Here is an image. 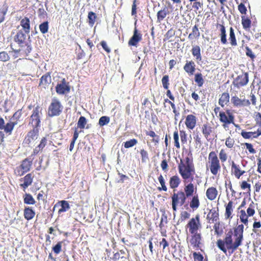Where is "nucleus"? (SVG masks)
I'll return each instance as SVG.
<instances>
[{"label": "nucleus", "mask_w": 261, "mask_h": 261, "mask_svg": "<svg viewBox=\"0 0 261 261\" xmlns=\"http://www.w3.org/2000/svg\"><path fill=\"white\" fill-rule=\"evenodd\" d=\"M234 144V141L230 137L228 138L226 140L225 145L228 148H232Z\"/></svg>", "instance_id": "0e129e2a"}, {"label": "nucleus", "mask_w": 261, "mask_h": 261, "mask_svg": "<svg viewBox=\"0 0 261 261\" xmlns=\"http://www.w3.org/2000/svg\"><path fill=\"white\" fill-rule=\"evenodd\" d=\"M217 192V190L215 188L211 187L206 190V195L208 199L213 200L216 198Z\"/></svg>", "instance_id": "4be33fe9"}, {"label": "nucleus", "mask_w": 261, "mask_h": 261, "mask_svg": "<svg viewBox=\"0 0 261 261\" xmlns=\"http://www.w3.org/2000/svg\"><path fill=\"white\" fill-rule=\"evenodd\" d=\"M202 132L205 138L207 139L209 135L212 132V127H208L206 124H204L202 127Z\"/></svg>", "instance_id": "58836bf2"}, {"label": "nucleus", "mask_w": 261, "mask_h": 261, "mask_svg": "<svg viewBox=\"0 0 261 261\" xmlns=\"http://www.w3.org/2000/svg\"><path fill=\"white\" fill-rule=\"evenodd\" d=\"M33 179V176L31 173L27 174L23 178L20 179L21 181H23V183L21 184L20 186L24 190L32 184Z\"/></svg>", "instance_id": "f8f14e48"}, {"label": "nucleus", "mask_w": 261, "mask_h": 261, "mask_svg": "<svg viewBox=\"0 0 261 261\" xmlns=\"http://www.w3.org/2000/svg\"><path fill=\"white\" fill-rule=\"evenodd\" d=\"M21 109L18 110L16 111L13 115L11 118V120L14 121V122H16L19 119L20 117L21 116Z\"/></svg>", "instance_id": "6e6d98bb"}, {"label": "nucleus", "mask_w": 261, "mask_h": 261, "mask_svg": "<svg viewBox=\"0 0 261 261\" xmlns=\"http://www.w3.org/2000/svg\"><path fill=\"white\" fill-rule=\"evenodd\" d=\"M169 11L167 7H164L163 9L161 10L157 13L158 21L160 22L161 20H163L168 14Z\"/></svg>", "instance_id": "b1692460"}, {"label": "nucleus", "mask_w": 261, "mask_h": 261, "mask_svg": "<svg viewBox=\"0 0 261 261\" xmlns=\"http://www.w3.org/2000/svg\"><path fill=\"white\" fill-rule=\"evenodd\" d=\"M10 59V57L8 53L6 51H2L0 53V61L2 62H7Z\"/></svg>", "instance_id": "864d4df0"}, {"label": "nucleus", "mask_w": 261, "mask_h": 261, "mask_svg": "<svg viewBox=\"0 0 261 261\" xmlns=\"http://www.w3.org/2000/svg\"><path fill=\"white\" fill-rule=\"evenodd\" d=\"M21 47V50L24 52L27 56L32 51L33 48L30 42H27L25 44V45H23V46Z\"/></svg>", "instance_id": "a19ab883"}, {"label": "nucleus", "mask_w": 261, "mask_h": 261, "mask_svg": "<svg viewBox=\"0 0 261 261\" xmlns=\"http://www.w3.org/2000/svg\"><path fill=\"white\" fill-rule=\"evenodd\" d=\"M142 34L135 28L134 30L133 35L128 41V45L137 46L138 43L142 40Z\"/></svg>", "instance_id": "9d476101"}, {"label": "nucleus", "mask_w": 261, "mask_h": 261, "mask_svg": "<svg viewBox=\"0 0 261 261\" xmlns=\"http://www.w3.org/2000/svg\"><path fill=\"white\" fill-rule=\"evenodd\" d=\"M219 158L222 162H225L227 160V154L223 150H221L219 153Z\"/></svg>", "instance_id": "774afa93"}, {"label": "nucleus", "mask_w": 261, "mask_h": 261, "mask_svg": "<svg viewBox=\"0 0 261 261\" xmlns=\"http://www.w3.org/2000/svg\"><path fill=\"white\" fill-rule=\"evenodd\" d=\"M51 82V79L49 73H47L43 75L40 79L39 86H42L44 88H46L49 86Z\"/></svg>", "instance_id": "dca6fc26"}, {"label": "nucleus", "mask_w": 261, "mask_h": 261, "mask_svg": "<svg viewBox=\"0 0 261 261\" xmlns=\"http://www.w3.org/2000/svg\"><path fill=\"white\" fill-rule=\"evenodd\" d=\"M175 35V32L172 29H170L165 34V36L166 39L168 40Z\"/></svg>", "instance_id": "69168bd1"}, {"label": "nucleus", "mask_w": 261, "mask_h": 261, "mask_svg": "<svg viewBox=\"0 0 261 261\" xmlns=\"http://www.w3.org/2000/svg\"><path fill=\"white\" fill-rule=\"evenodd\" d=\"M191 33L195 36V38H198L200 36V33L199 31L197 25L196 24L193 27Z\"/></svg>", "instance_id": "052dcab7"}, {"label": "nucleus", "mask_w": 261, "mask_h": 261, "mask_svg": "<svg viewBox=\"0 0 261 261\" xmlns=\"http://www.w3.org/2000/svg\"><path fill=\"white\" fill-rule=\"evenodd\" d=\"M192 55L196 57L197 60L200 61L201 60V56L200 54V48L198 45H195L193 47L192 49Z\"/></svg>", "instance_id": "72a5a7b5"}, {"label": "nucleus", "mask_w": 261, "mask_h": 261, "mask_svg": "<svg viewBox=\"0 0 261 261\" xmlns=\"http://www.w3.org/2000/svg\"><path fill=\"white\" fill-rule=\"evenodd\" d=\"M56 91L60 95L68 93L70 91L69 83L67 82L65 79H62L61 82L58 83L56 86Z\"/></svg>", "instance_id": "423d86ee"}, {"label": "nucleus", "mask_w": 261, "mask_h": 261, "mask_svg": "<svg viewBox=\"0 0 261 261\" xmlns=\"http://www.w3.org/2000/svg\"><path fill=\"white\" fill-rule=\"evenodd\" d=\"M248 215L246 214V212L244 210L240 211V219L241 222L244 223L245 225H247L248 223Z\"/></svg>", "instance_id": "ea45409f"}, {"label": "nucleus", "mask_w": 261, "mask_h": 261, "mask_svg": "<svg viewBox=\"0 0 261 261\" xmlns=\"http://www.w3.org/2000/svg\"><path fill=\"white\" fill-rule=\"evenodd\" d=\"M193 257H194V259L195 260L203 261V256L199 252L197 253V252H194L193 253Z\"/></svg>", "instance_id": "bf43d9fd"}, {"label": "nucleus", "mask_w": 261, "mask_h": 261, "mask_svg": "<svg viewBox=\"0 0 261 261\" xmlns=\"http://www.w3.org/2000/svg\"><path fill=\"white\" fill-rule=\"evenodd\" d=\"M17 123L16 122L10 121L5 125L3 129H4L6 133L11 135L15 125H16Z\"/></svg>", "instance_id": "5701e85b"}, {"label": "nucleus", "mask_w": 261, "mask_h": 261, "mask_svg": "<svg viewBox=\"0 0 261 261\" xmlns=\"http://www.w3.org/2000/svg\"><path fill=\"white\" fill-rule=\"evenodd\" d=\"M238 10L240 11V12L242 14H245L246 13L247 8L244 5V4H243L242 2L238 6Z\"/></svg>", "instance_id": "e2e57ef3"}, {"label": "nucleus", "mask_w": 261, "mask_h": 261, "mask_svg": "<svg viewBox=\"0 0 261 261\" xmlns=\"http://www.w3.org/2000/svg\"><path fill=\"white\" fill-rule=\"evenodd\" d=\"M229 40L230 41V43L232 46H236L237 45L234 30L232 27H230L229 30Z\"/></svg>", "instance_id": "e433bc0d"}, {"label": "nucleus", "mask_w": 261, "mask_h": 261, "mask_svg": "<svg viewBox=\"0 0 261 261\" xmlns=\"http://www.w3.org/2000/svg\"><path fill=\"white\" fill-rule=\"evenodd\" d=\"M62 242H59L55 246L53 247V251L55 253L58 254L61 251Z\"/></svg>", "instance_id": "5fc2aeb1"}, {"label": "nucleus", "mask_w": 261, "mask_h": 261, "mask_svg": "<svg viewBox=\"0 0 261 261\" xmlns=\"http://www.w3.org/2000/svg\"><path fill=\"white\" fill-rule=\"evenodd\" d=\"M158 180L162 186V187H159L158 190L159 191L163 190L164 191H167V188L165 185V180L162 175H160V176L158 178Z\"/></svg>", "instance_id": "49530a36"}, {"label": "nucleus", "mask_w": 261, "mask_h": 261, "mask_svg": "<svg viewBox=\"0 0 261 261\" xmlns=\"http://www.w3.org/2000/svg\"><path fill=\"white\" fill-rule=\"evenodd\" d=\"M200 204L198 195H195L192 198L190 203V206L193 209L197 208Z\"/></svg>", "instance_id": "c756f323"}, {"label": "nucleus", "mask_w": 261, "mask_h": 261, "mask_svg": "<svg viewBox=\"0 0 261 261\" xmlns=\"http://www.w3.org/2000/svg\"><path fill=\"white\" fill-rule=\"evenodd\" d=\"M251 20L245 16H242V24L244 29H247L250 28Z\"/></svg>", "instance_id": "79ce46f5"}, {"label": "nucleus", "mask_w": 261, "mask_h": 261, "mask_svg": "<svg viewBox=\"0 0 261 261\" xmlns=\"http://www.w3.org/2000/svg\"><path fill=\"white\" fill-rule=\"evenodd\" d=\"M187 196L185 194V193L182 191H178L177 193H174L172 199H176V202L178 203L180 200V205H182L186 202Z\"/></svg>", "instance_id": "2eb2a0df"}, {"label": "nucleus", "mask_w": 261, "mask_h": 261, "mask_svg": "<svg viewBox=\"0 0 261 261\" xmlns=\"http://www.w3.org/2000/svg\"><path fill=\"white\" fill-rule=\"evenodd\" d=\"M25 39V32L23 33L22 31H19L15 36L14 40L20 47H23Z\"/></svg>", "instance_id": "ddd939ff"}, {"label": "nucleus", "mask_w": 261, "mask_h": 261, "mask_svg": "<svg viewBox=\"0 0 261 261\" xmlns=\"http://www.w3.org/2000/svg\"><path fill=\"white\" fill-rule=\"evenodd\" d=\"M8 6L5 3L2 7H0V23L5 20V16L7 13Z\"/></svg>", "instance_id": "bb28decb"}, {"label": "nucleus", "mask_w": 261, "mask_h": 261, "mask_svg": "<svg viewBox=\"0 0 261 261\" xmlns=\"http://www.w3.org/2000/svg\"><path fill=\"white\" fill-rule=\"evenodd\" d=\"M232 202L230 201L226 206L225 216L227 218H229L231 215V212L232 211Z\"/></svg>", "instance_id": "a18cd8bd"}, {"label": "nucleus", "mask_w": 261, "mask_h": 261, "mask_svg": "<svg viewBox=\"0 0 261 261\" xmlns=\"http://www.w3.org/2000/svg\"><path fill=\"white\" fill-rule=\"evenodd\" d=\"M218 213L215 211L212 210L207 215V219L213 222L217 221L218 219Z\"/></svg>", "instance_id": "f704fd0d"}, {"label": "nucleus", "mask_w": 261, "mask_h": 261, "mask_svg": "<svg viewBox=\"0 0 261 261\" xmlns=\"http://www.w3.org/2000/svg\"><path fill=\"white\" fill-rule=\"evenodd\" d=\"M20 25L23 28L25 34H28L30 32V21L28 17H25L21 20Z\"/></svg>", "instance_id": "aec40b11"}, {"label": "nucleus", "mask_w": 261, "mask_h": 261, "mask_svg": "<svg viewBox=\"0 0 261 261\" xmlns=\"http://www.w3.org/2000/svg\"><path fill=\"white\" fill-rule=\"evenodd\" d=\"M162 83L164 89H168L169 88V76L168 75H165L163 76L162 79Z\"/></svg>", "instance_id": "3c124183"}, {"label": "nucleus", "mask_w": 261, "mask_h": 261, "mask_svg": "<svg viewBox=\"0 0 261 261\" xmlns=\"http://www.w3.org/2000/svg\"><path fill=\"white\" fill-rule=\"evenodd\" d=\"M180 179L178 176L174 175L172 176L169 181L170 187L172 189H175L178 187L180 183Z\"/></svg>", "instance_id": "412c9836"}, {"label": "nucleus", "mask_w": 261, "mask_h": 261, "mask_svg": "<svg viewBox=\"0 0 261 261\" xmlns=\"http://www.w3.org/2000/svg\"><path fill=\"white\" fill-rule=\"evenodd\" d=\"M245 145L250 153H255L256 152L255 150L253 148V146L251 144L246 143Z\"/></svg>", "instance_id": "338daca9"}, {"label": "nucleus", "mask_w": 261, "mask_h": 261, "mask_svg": "<svg viewBox=\"0 0 261 261\" xmlns=\"http://www.w3.org/2000/svg\"><path fill=\"white\" fill-rule=\"evenodd\" d=\"M199 225H200L199 215H196L195 218H192L187 224L189 231L192 234L197 233Z\"/></svg>", "instance_id": "1a4fd4ad"}, {"label": "nucleus", "mask_w": 261, "mask_h": 261, "mask_svg": "<svg viewBox=\"0 0 261 261\" xmlns=\"http://www.w3.org/2000/svg\"><path fill=\"white\" fill-rule=\"evenodd\" d=\"M137 143V140L135 139H130L129 141L124 142V147L128 148L135 145Z\"/></svg>", "instance_id": "09e8293b"}, {"label": "nucleus", "mask_w": 261, "mask_h": 261, "mask_svg": "<svg viewBox=\"0 0 261 261\" xmlns=\"http://www.w3.org/2000/svg\"><path fill=\"white\" fill-rule=\"evenodd\" d=\"M201 240V236L200 233H195L192 236V238L190 240V243L194 248H199Z\"/></svg>", "instance_id": "f3484780"}, {"label": "nucleus", "mask_w": 261, "mask_h": 261, "mask_svg": "<svg viewBox=\"0 0 261 261\" xmlns=\"http://www.w3.org/2000/svg\"><path fill=\"white\" fill-rule=\"evenodd\" d=\"M40 107L37 106L33 111V113L31 116L30 123L32 124L34 128H38L40 126Z\"/></svg>", "instance_id": "39448f33"}, {"label": "nucleus", "mask_w": 261, "mask_h": 261, "mask_svg": "<svg viewBox=\"0 0 261 261\" xmlns=\"http://www.w3.org/2000/svg\"><path fill=\"white\" fill-rule=\"evenodd\" d=\"M185 124L188 128L193 129L196 124V118L192 114L188 115L186 117Z\"/></svg>", "instance_id": "4468645a"}, {"label": "nucleus", "mask_w": 261, "mask_h": 261, "mask_svg": "<svg viewBox=\"0 0 261 261\" xmlns=\"http://www.w3.org/2000/svg\"><path fill=\"white\" fill-rule=\"evenodd\" d=\"M232 234L233 232L232 229H230L226 234V237L224 240L219 239L217 242V245L219 249L222 251L224 253L227 252V249L225 247V245L228 249H232V251L236 250L238 247H234L235 242L232 243Z\"/></svg>", "instance_id": "f257e3e1"}, {"label": "nucleus", "mask_w": 261, "mask_h": 261, "mask_svg": "<svg viewBox=\"0 0 261 261\" xmlns=\"http://www.w3.org/2000/svg\"><path fill=\"white\" fill-rule=\"evenodd\" d=\"M184 69L188 73L192 75L193 74L195 70V64L193 61H187L184 67Z\"/></svg>", "instance_id": "a211bd4d"}, {"label": "nucleus", "mask_w": 261, "mask_h": 261, "mask_svg": "<svg viewBox=\"0 0 261 261\" xmlns=\"http://www.w3.org/2000/svg\"><path fill=\"white\" fill-rule=\"evenodd\" d=\"M244 225L243 224L239 225L234 229V235L236 237L235 239L234 247H239L242 244L243 239Z\"/></svg>", "instance_id": "0eeeda50"}, {"label": "nucleus", "mask_w": 261, "mask_h": 261, "mask_svg": "<svg viewBox=\"0 0 261 261\" xmlns=\"http://www.w3.org/2000/svg\"><path fill=\"white\" fill-rule=\"evenodd\" d=\"M63 110V106L59 100L56 98L52 99L48 107V114L49 117L59 116Z\"/></svg>", "instance_id": "7ed1b4c3"}, {"label": "nucleus", "mask_w": 261, "mask_h": 261, "mask_svg": "<svg viewBox=\"0 0 261 261\" xmlns=\"http://www.w3.org/2000/svg\"><path fill=\"white\" fill-rule=\"evenodd\" d=\"M236 86L238 87L246 85L249 81V75L247 72L239 75L236 79Z\"/></svg>", "instance_id": "9b49d317"}, {"label": "nucleus", "mask_w": 261, "mask_h": 261, "mask_svg": "<svg viewBox=\"0 0 261 261\" xmlns=\"http://www.w3.org/2000/svg\"><path fill=\"white\" fill-rule=\"evenodd\" d=\"M194 191V185L191 182L187 185L185 188V194L187 196V197L192 196L193 194Z\"/></svg>", "instance_id": "2f4dec72"}, {"label": "nucleus", "mask_w": 261, "mask_h": 261, "mask_svg": "<svg viewBox=\"0 0 261 261\" xmlns=\"http://www.w3.org/2000/svg\"><path fill=\"white\" fill-rule=\"evenodd\" d=\"M39 28L41 33L46 34L48 31L49 22L47 21H44L40 24Z\"/></svg>", "instance_id": "c9c22d12"}, {"label": "nucleus", "mask_w": 261, "mask_h": 261, "mask_svg": "<svg viewBox=\"0 0 261 261\" xmlns=\"http://www.w3.org/2000/svg\"><path fill=\"white\" fill-rule=\"evenodd\" d=\"M23 201L25 204L33 205L35 204L36 201L32 195L29 193H25L23 195Z\"/></svg>", "instance_id": "c85d7f7f"}, {"label": "nucleus", "mask_w": 261, "mask_h": 261, "mask_svg": "<svg viewBox=\"0 0 261 261\" xmlns=\"http://www.w3.org/2000/svg\"><path fill=\"white\" fill-rule=\"evenodd\" d=\"M195 81L199 87H201L203 85L204 80L201 73H196L195 75Z\"/></svg>", "instance_id": "c03bdc74"}, {"label": "nucleus", "mask_w": 261, "mask_h": 261, "mask_svg": "<svg viewBox=\"0 0 261 261\" xmlns=\"http://www.w3.org/2000/svg\"><path fill=\"white\" fill-rule=\"evenodd\" d=\"M87 123L86 118L84 116H81L77 122V127L80 128H84Z\"/></svg>", "instance_id": "de8ad7c7"}, {"label": "nucleus", "mask_w": 261, "mask_h": 261, "mask_svg": "<svg viewBox=\"0 0 261 261\" xmlns=\"http://www.w3.org/2000/svg\"><path fill=\"white\" fill-rule=\"evenodd\" d=\"M208 159L211 160L210 170L213 175H216L220 169V165L217 155L215 151H212L208 155Z\"/></svg>", "instance_id": "20e7f679"}, {"label": "nucleus", "mask_w": 261, "mask_h": 261, "mask_svg": "<svg viewBox=\"0 0 261 261\" xmlns=\"http://www.w3.org/2000/svg\"><path fill=\"white\" fill-rule=\"evenodd\" d=\"M255 134V132H247L244 130H242L241 132L242 136L245 139H249L251 137L252 135Z\"/></svg>", "instance_id": "680f3d73"}, {"label": "nucleus", "mask_w": 261, "mask_h": 261, "mask_svg": "<svg viewBox=\"0 0 261 261\" xmlns=\"http://www.w3.org/2000/svg\"><path fill=\"white\" fill-rule=\"evenodd\" d=\"M38 133V129L34 128L28 134V141L31 142L32 140H34L37 138Z\"/></svg>", "instance_id": "cd10ccee"}, {"label": "nucleus", "mask_w": 261, "mask_h": 261, "mask_svg": "<svg viewBox=\"0 0 261 261\" xmlns=\"http://www.w3.org/2000/svg\"><path fill=\"white\" fill-rule=\"evenodd\" d=\"M140 154L141 155L142 162L144 163L146 162L147 160H148L147 152L144 149H142L140 151Z\"/></svg>", "instance_id": "4d7b16f0"}, {"label": "nucleus", "mask_w": 261, "mask_h": 261, "mask_svg": "<svg viewBox=\"0 0 261 261\" xmlns=\"http://www.w3.org/2000/svg\"><path fill=\"white\" fill-rule=\"evenodd\" d=\"M178 171L181 177L187 178L190 177L191 173L194 172V166L192 160L189 157L186 158V163H184L181 160L178 166Z\"/></svg>", "instance_id": "f03ea898"}, {"label": "nucleus", "mask_w": 261, "mask_h": 261, "mask_svg": "<svg viewBox=\"0 0 261 261\" xmlns=\"http://www.w3.org/2000/svg\"><path fill=\"white\" fill-rule=\"evenodd\" d=\"M220 121L223 123V126L224 128L227 127V124L233 123L236 127H239L238 125L234 123V116L233 115H230L228 117L224 112H219Z\"/></svg>", "instance_id": "6e6552de"}, {"label": "nucleus", "mask_w": 261, "mask_h": 261, "mask_svg": "<svg viewBox=\"0 0 261 261\" xmlns=\"http://www.w3.org/2000/svg\"><path fill=\"white\" fill-rule=\"evenodd\" d=\"M245 48L246 56L253 60L255 58V56L252 53V50L248 46H246Z\"/></svg>", "instance_id": "13d9d810"}, {"label": "nucleus", "mask_w": 261, "mask_h": 261, "mask_svg": "<svg viewBox=\"0 0 261 261\" xmlns=\"http://www.w3.org/2000/svg\"><path fill=\"white\" fill-rule=\"evenodd\" d=\"M31 165V161H29L27 159L23 160L21 165V168L23 170V173L27 172L28 171H30Z\"/></svg>", "instance_id": "7c9ffc66"}, {"label": "nucleus", "mask_w": 261, "mask_h": 261, "mask_svg": "<svg viewBox=\"0 0 261 261\" xmlns=\"http://www.w3.org/2000/svg\"><path fill=\"white\" fill-rule=\"evenodd\" d=\"M110 118L109 117L106 116H103L99 118V121H98V124L100 126H103L104 125L108 124L110 122Z\"/></svg>", "instance_id": "37998d69"}, {"label": "nucleus", "mask_w": 261, "mask_h": 261, "mask_svg": "<svg viewBox=\"0 0 261 261\" xmlns=\"http://www.w3.org/2000/svg\"><path fill=\"white\" fill-rule=\"evenodd\" d=\"M220 27V37H221V42L222 44H225L227 43V39H226V33L225 27L222 24H219Z\"/></svg>", "instance_id": "473e14b6"}, {"label": "nucleus", "mask_w": 261, "mask_h": 261, "mask_svg": "<svg viewBox=\"0 0 261 261\" xmlns=\"http://www.w3.org/2000/svg\"><path fill=\"white\" fill-rule=\"evenodd\" d=\"M229 100V95L228 93H223L219 100V104L222 107L227 105Z\"/></svg>", "instance_id": "393cba45"}, {"label": "nucleus", "mask_w": 261, "mask_h": 261, "mask_svg": "<svg viewBox=\"0 0 261 261\" xmlns=\"http://www.w3.org/2000/svg\"><path fill=\"white\" fill-rule=\"evenodd\" d=\"M59 203H60V206L61 207L58 211L59 214L65 212L70 208L68 202L66 200H61L59 201Z\"/></svg>", "instance_id": "a878e982"}, {"label": "nucleus", "mask_w": 261, "mask_h": 261, "mask_svg": "<svg viewBox=\"0 0 261 261\" xmlns=\"http://www.w3.org/2000/svg\"><path fill=\"white\" fill-rule=\"evenodd\" d=\"M231 101L234 106L241 107L242 99H240L237 96H232L231 98Z\"/></svg>", "instance_id": "8fccbe9b"}, {"label": "nucleus", "mask_w": 261, "mask_h": 261, "mask_svg": "<svg viewBox=\"0 0 261 261\" xmlns=\"http://www.w3.org/2000/svg\"><path fill=\"white\" fill-rule=\"evenodd\" d=\"M23 215L25 219L27 220H30L34 217L35 212L32 207H25L24 210Z\"/></svg>", "instance_id": "6ab92c4d"}, {"label": "nucleus", "mask_w": 261, "mask_h": 261, "mask_svg": "<svg viewBox=\"0 0 261 261\" xmlns=\"http://www.w3.org/2000/svg\"><path fill=\"white\" fill-rule=\"evenodd\" d=\"M96 18V15L94 12L92 11L89 12L88 15V23L91 27L94 25Z\"/></svg>", "instance_id": "4c0bfd02"}, {"label": "nucleus", "mask_w": 261, "mask_h": 261, "mask_svg": "<svg viewBox=\"0 0 261 261\" xmlns=\"http://www.w3.org/2000/svg\"><path fill=\"white\" fill-rule=\"evenodd\" d=\"M231 169L233 171L235 176L238 178V176L240 170L239 167L234 163L233 161H231Z\"/></svg>", "instance_id": "603ef678"}]
</instances>
